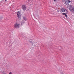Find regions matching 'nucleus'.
Listing matches in <instances>:
<instances>
[{
    "label": "nucleus",
    "mask_w": 74,
    "mask_h": 74,
    "mask_svg": "<svg viewBox=\"0 0 74 74\" xmlns=\"http://www.w3.org/2000/svg\"><path fill=\"white\" fill-rule=\"evenodd\" d=\"M17 12V17L18 19H21V15L20 14V13L19 12Z\"/></svg>",
    "instance_id": "nucleus-1"
},
{
    "label": "nucleus",
    "mask_w": 74,
    "mask_h": 74,
    "mask_svg": "<svg viewBox=\"0 0 74 74\" xmlns=\"http://www.w3.org/2000/svg\"><path fill=\"white\" fill-rule=\"evenodd\" d=\"M25 23V21L23 20L21 22V25H23V24H24Z\"/></svg>",
    "instance_id": "nucleus-8"
},
{
    "label": "nucleus",
    "mask_w": 74,
    "mask_h": 74,
    "mask_svg": "<svg viewBox=\"0 0 74 74\" xmlns=\"http://www.w3.org/2000/svg\"><path fill=\"white\" fill-rule=\"evenodd\" d=\"M19 27V24H16L14 25V27L15 28H18Z\"/></svg>",
    "instance_id": "nucleus-3"
},
{
    "label": "nucleus",
    "mask_w": 74,
    "mask_h": 74,
    "mask_svg": "<svg viewBox=\"0 0 74 74\" xmlns=\"http://www.w3.org/2000/svg\"><path fill=\"white\" fill-rule=\"evenodd\" d=\"M69 3H71V1H69Z\"/></svg>",
    "instance_id": "nucleus-14"
},
{
    "label": "nucleus",
    "mask_w": 74,
    "mask_h": 74,
    "mask_svg": "<svg viewBox=\"0 0 74 74\" xmlns=\"http://www.w3.org/2000/svg\"><path fill=\"white\" fill-rule=\"evenodd\" d=\"M23 20L25 21H27V18L26 17H24L23 18Z\"/></svg>",
    "instance_id": "nucleus-6"
},
{
    "label": "nucleus",
    "mask_w": 74,
    "mask_h": 74,
    "mask_svg": "<svg viewBox=\"0 0 74 74\" xmlns=\"http://www.w3.org/2000/svg\"><path fill=\"white\" fill-rule=\"evenodd\" d=\"M61 11L64 12H66V14H67L68 13V11L64 8H62L61 9Z\"/></svg>",
    "instance_id": "nucleus-2"
},
{
    "label": "nucleus",
    "mask_w": 74,
    "mask_h": 74,
    "mask_svg": "<svg viewBox=\"0 0 74 74\" xmlns=\"http://www.w3.org/2000/svg\"><path fill=\"white\" fill-rule=\"evenodd\" d=\"M62 15H65V16L66 17H67V14H66L65 13H63Z\"/></svg>",
    "instance_id": "nucleus-7"
},
{
    "label": "nucleus",
    "mask_w": 74,
    "mask_h": 74,
    "mask_svg": "<svg viewBox=\"0 0 74 74\" xmlns=\"http://www.w3.org/2000/svg\"><path fill=\"white\" fill-rule=\"evenodd\" d=\"M69 1V0H64L65 2L66 1Z\"/></svg>",
    "instance_id": "nucleus-11"
},
{
    "label": "nucleus",
    "mask_w": 74,
    "mask_h": 74,
    "mask_svg": "<svg viewBox=\"0 0 74 74\" xmlns=\"http://www.w3.org/2000/svg\"><path fill=\"white\" fill-rule=\"evenodd\" d=\"M7 1V0H5L4 1Z\"/></svg>",
    "instance_id": "nucleus-15"
},
{
    "label": "nucleus",
    "mask_w": 74,
    "mask_h": 74,
    "mask_svg": "<svg viewBox=\"0 0 74 74\" xmlns=\"http://www.w3.org/2000/svg\"><path fill=\"white\" fill-rule=\"evenodd\" d=\"M62 1H63V0H62Z\"/></svg>",
    "instance_id": "nucleus-17"
},
{
    "label": "nucleus",
    "mask_w": 74,
    "mask_h": 74,
    "mask_svg": "<svg viewBox=\"0 0 74 74\" xmlns=\"http://www.w3.org/2000/svg\"><path fill=\"white\" fill-rule=\"evenodd\" d=\"M71 10L72 12H74V8H72Z\"/></svg>",
    "instance_id": "nucleus-5"
},
{
    "label": "nucleus",
    "mask_w": 74,
    "mask_h": 74,
    "mask_svg": "<svg viewBox=\"0 0 74 74\" xmlns=\"http://www.w3.org/2000/svg\"><path fill=\"white\" fill-rule=\"evenodd\" d=\"M0 19H3V17H0Z\"/></svg>",
    "instance_id": "nucleus-13"
},
{
    "label": "nucleus",
    "mask_w": 74,
    "mask_h": 74,
    "mask_svg": "<svg viewBox=\"0 0 74 74\" xmlns=\"http://www.w3.org/2000/svg\"><path fill=\"white\" fill-rule=\"evenodd\" d=\"M10 74H13V73L11 72L10 73Z\"/></svg>",
    "instance_id": "nucleus-12"
},
{
    "label": "nucleus",
    "mask_w": 74,
    "mask_h": 74,
    "mask_svg": "<svg viewBox=\"0 0 74 74\" xmlns=\"http://www.w3.org/2000/svg\"><path fill=\"white\" fill-rule=\"evenodd\" d=\"M22 8L24 11H25L26 10V7L25 5H23L22 6Z\"/></svg>",
    "instance_id": "nucleus-4"
},
{
    "label": "nucleus",
    "mask_w": 74,
    "mask_h": 74,
    "mask_svg": "<svg viewBox=\"0 0 74 74\" xmlns=\"http://www.w3.org/2000/svg\"><path fill=\"white\" fill-rule=\"evenodd\" d=\"M59 73L60 74H64L63 73V72H62V71H60Z\"/></svg>",
    "instance_id": "nucleus-9"
},
{
    "label": "nucleus",
    "mask_w": 74,
    "mask_h": 74,
    "mask_svg": "<svg viewBox=\"0 0 74 74\" xmlns=\"http://www.w3.org/2000/svg\"><path fill=\"white\" fill-rule=\"evenodd\" d=\"M9 74H10V73H9Z\"/></svg>",
    "instance_id": "nucleus-18"
},
{
    "label": "nucleus",
    "mask_w": 74,
    "mask_h": 74,
    "mask_svg": "<svg viewBox=\"0 0 74 74\" xmlns=\"http://www.w3.org/2000/svg\"><path fill=\"white\" fill-rule=\"evenodd\" d=\"M69 1H66L65 2V3H66V4L67 5V4H69Z\"/></svg>",
    "instance_id": "nucleus-10"
},
{
    "label": "nucleus",
    "mask_w": 74,
    "mask_h": 74,
    "mask_svg": "<svg viewBox=\"0 0 74 74\" xmlns=\"http://www.w3.org/2000/svg\"><path fill=\"white\" fill-rule=\"evenodd\" d=\"M54 0V1H56V0Z\"/></svg>",
    "instance_id": "nucleus-16"
}]
</instances>
